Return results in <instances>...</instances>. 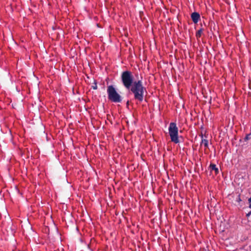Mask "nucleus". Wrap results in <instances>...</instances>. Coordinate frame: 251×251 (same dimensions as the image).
Segmentation results:
<instances>
[{"label":"nucleus","instance_id":"nucleus-1","mask_svg":"<svg viewBox=\"0 0 251 251\" xmlns=\"http://www.w3.org/2000/svg\"><path fill=\"white\" fill-rule=\"evenodd\" d=\"M145 88L142 85L141 80L135 81L131 88V91L134 95V98L136 100L141 101L143 100V96Z\"/></svg>","mask_w":251,"mask_h":251},{"label":"nucleus","instance_id":"nucleus-2","mask_svg":"<svg viewBox=\"0 0 251 251\" xmlns=\"http://www.w3.org/2000/svg\"><path fill=\"white\" fill-rule=\"evenodd\" d=\"M107 94L108 99L114 102H119L122 100L121 96L117 92L115 88L112 86L107 87Z\"/></svg>","mask_w":251,"mask_h":251},{"label":"nucleus","instance_id":"nucleus-3","mask_svg":"<svg viewBox=\"0 0 251 251\" xmlns=\"http://www.w3.org/2000/svg\"><path fill=\"white\" fill-rule=\"evenodd\" d=\"M168 130L171 141L175 143H178L179 142L178 138V129L176 124L175 123H171Z\"/></svg>","mask_w":251,"mask_h":251},{"label":"nucleus","instance_id":"nucleus-4","mask_svg":"<svg viewBox=\"0 0 251 251\" xmlns=\"http://www.w3.org/2000/svg\"><path fill=\"white\" fill-rule=\"evenodd\" d=\"M122 80L124 85L129 89L133 82V77L131 73L129 71L124 72L122 74Z\"/></svg>","mask_w":251,"mask_h":251},{"label":"nucleus","instance_id":"nucleus-5","mask_svg":"<svg viewBox=\"0 0 251 251\" xmlns=\"http://www.w3.org/2000/svg\"><path fill=\"white\" fill-rule=\"evenodd\" d=\"M200 15L196 12L193 13L191 15V18L194 22V23H197L199 19H200Z\"/></svg>","mask_w":251,"mask_h":251},{"label":"nucleus","instance_id":"nucleus-6","mask_svg":"<svg viewBox=\"0 0 251 251\" xmlns=\"http://www.w3.org/2000/svg\"><path fill=\"white\" fill-rule=\"evenodd\" d=\"M209 168L211 171H213L215 175H217L219 173V169L214 164H211L209 166Z\"/></svg>","mask_w":251,"mask_h":251},{"label":"nucleus","instance_id":"nucleus-7","mask_svg":"<svg viewBox=\"0 0 251 251\" xmlns=\"http://www.w3.org/2000/svg\"><path fill=\"white\" fill-rule=\"evenodd\" d=\"M201 144L203 145L205 147L208 146V141L207 140H202L201 142Z\"/></svg>","mask_w":251,"mask_h":251},{"label":"nucleus","instance_id":"nucleus-8","mask_svg":"<svg viewBox=\"0 0 251 251\" xmlns=\"http://www.w3.org/2000/svg\"><path fill=\"white\" fill-rule=\"evenodd\" d=\"M201 32H202V31L201 30H199L197 32V34H196V36L197 37H199L201 36Z\"/></svg>","mask_w":251,"mask_h":251},{"label":"nucleus","instance_id":"nucleus-9","mask_svg":"<svg viewBox=\"0 0 251 251\" xmlns=\"http://www.w3.org/2000/svg\"><path fill=\"white\" fill-rule=\"evenodd\" d=\"M251 134L248 135L246 137V138H245V140H249V139L251 138Z\"/></svg>","mask_w":251,"mask_h":251},{"label":"nucleus","instance_id":"nucleus-10","mask_svg":"<svg viewBox=\"0 0 251 251\" xmlns=\"http://www.w3.org/2000/svg\"><path fill=\"white\" fill-rule=\"evenodd\" d=\"M249 202L250 203L249 207L251 208V197L249 199Z\"/></svg>","mask_w":251,"mask_h":251},{"label":"nucleus","instance_id":"nucleus-11","mask_svg":"<svg viewBox=\"0 0 251 251\" xmlns=\"http://www.w3.org/2000/svg\"><path fill=\"white\" fill-rule=\"evenodd\" d=\"M241 201V199H240V197H238L237 198V201H239H239Z\"/></svg>","mask_w":251,"mask_h":251},{"label":"nucleus","instance_id":"nucleus-12","mask_svg":"<svg viewBox=\"0 0 251 251\" xmlns=\"http://www.w3.org/2000/svg\"><path fill=\"white\" fill-rule=\"evenodd\" d=\"M251 214V211L249 213H248L247 214V217H249Z\"/></svg>","mask_w":251,"mask_h":251},{"label":"nucleus","instance_id":"nucleus-13","mask_svg":"<svg viewBox=\"0 0 251 251\" xmlns=\"http://www.w3.org/2000/svg\"><path fill=\"white\" fill-rule=\"evenodd\" d=\"M94 89H97V86H94Z\"/></svg>","mask_w":251,"mask_h":251}]
</instances>
